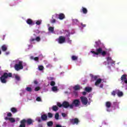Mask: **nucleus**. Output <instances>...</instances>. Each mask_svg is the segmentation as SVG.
<instances>
[{
  "label": "nucleus",
  "mask_w": 127,
  "mask_h": 127,
  "mask_svg": "<svg viewBox=\"0 0 127 127\" xmlns=\"http://www.w3.org/2000/svg\"><path fill=\"white\" fill-rule=\"evenodd\" d=\"M80 105V101H79V100L76 99L75 100L73 101L72 102V104L71 105H69V103L67 102H64L63 103V105L61 104L60 103H57V106H58V107H62V106H63V107H64V108H68V107H69V108H70V109H72V108L74 107H78V106H79Z\"/></svg>",
  "instance_id": "nucleus-1"
},
{
  "label": "nucleus",
  "mask_w": 127,
  "mask_h": 127,
  "mask_svg": "<svg viewBox=\"0 0 127 127\" xmlns=\"http://www.w3.org/2000/svg\"><path fill=\"white\" fill-rule=\"evenodd\" d=\"M90 52L91 53H92L93 57H98L99 54H102V56H105V55L107 54V53L105 51H103V50H102V48H101L97 49L96 52L91 51Z\"/></svg>",
  "instance_id": "nucleus-2"
},
{
  "label": "nucleus",
  "mask_w": 127,
  "mask_h": 127,
  "mask_svg": "<svg viewBox=\"0 0 127 127\" xmlns=\"http://www.w3.org/2000/svg\"><path fill=\"white\" fill-rule=\"evenodd\" d=\"M8 77H11V73H4L3 75L0 77L1 83H6V79Z\"/></svg>",
  "instance_id": "nucleus-3"
},
{
  "label": "nucleus",
  "mask_w": 127,
  "mask_h": 127,
  "mask_svg": "<svg viewBox=\"0 0 127 127\" xmlns=\"http://www.w3.org/2000/svg\"><path fill=\"white\" fill-rule=\"evenodd\" d=\"M33 122V120H31V119H29L27 120L24 119L21 121V124L19 127H25V123H27L28 125H31Z\"/></svg>",
  "instance_id": "nucleus-4"
},
{
  "label": "nucleus",
  "mask_w": 127,
  "mask_h": 127,
  "mask_svg": "<svg viewBox=\"0 0 127 127\" xmlns=\"http://www.w3.org/2000/svg\"><path fill=\"white\" fill-rule=\"evenodd\" d=\"M17 64L15 65L14 68L16 71H19V70H21V69H23V66H22V62L17 61L16 62Z\"/></svg>",
  "instance_id": "nucleus-5"
},
{
  "label": "nucleus",
  "mask_w": 127,
  "mask_h": 127,
  "mask_svg": "<svg viewBox=\"0 0 127 127\" xmlns=\"http://www.w3.org/2000/svg\"><path fill=\"white\" fill-rule=\"evenodd\" d=\"M121 83L123 85V86H126V89L127 90V75L124 74L121 77Z\"/></svg>",
  "instance_id": "nucleus-6"
},
{
  "label": "nucleus",
  "mask_w": 127,
  "mask_h": 127,
  "mask_svg": "<svg viewBox=\"0 0 127 127\" xmlns=\"http://www.w3.org/2000/svg\"><path fill=\"white\" fill-rule=\"evenodd\" d=\"M80 99L81 100L82 105H86L87 104H88V99L87 98L85 97H80Z\"/></svg>",
  "instance_id": "nucleus-7"
},
{
  "label": "nucleus",
  "mask_w": 127,
  "mask_h": 127,
  "mask_svg": "<svg viewBox=\"0 0 127 127\" xmlns=\"http://www.w3.org/2000/svg\"><path fill=\"white\" fill-rule=\"evenodd\" d=\"M58 40L59 43L62 44V43H64V42H65V37L63 36H61L59 38Z\"/></svg>",
  "instance_id": "nucleus-8"
},
{
  "label": "nucleus",
  "mask_w": 127,
  "mask_h": 127,
  "mask_svg": "<svg viewBox=\"0 0 127 127\" xmlns=\"http://www.w3.org/2000/svg\"><path fill=\"white\" fill-rule=\"evenodd\" d=\"M70 122L71 123V124H72V125H75V124L77 125L78 123L79 122V120L75 118L74 119L70 120Z\"/></svg>",
  "instance_id": "nucleus-9"
},
{
  "label": "nucleus",
  "mask_w": 127,
  "mask_h": 127,
  "mask_svg": "<svg viewBox=\"0 0 127 127\" xmlns=\"http://www.w3.org/2000/svg\"><path fill=\"white\" fill-rule=\"evenodd\" d=\"M103 82V80L101 79H98L95 82V86H99V84H101Z\"/></svg>",
  "instance_id": "nucleus-10"
},
{
  "label": "nucleus",
  "mask_w": 127,
  "mask_h": 127,
  "mask_svg": "<svg viewBox=\"0 0 127 127\" xmlns=\"http://www.w3.org/2000/svg\"><path fill=\"white\" fill-rule=\"evenodd\" d=\"M5 120H8L11 123H14V122H15V119H14V118H7L6 117L5 118Z\"/></svg>",
  "instance_id": "nucleus-11"
},
{
  "label": "nucleus",
  "mask_w": 127,
  "mask_h": 127,
  "mask_svg": "<svg viewBox=\"0 0 127 127\" xmlns=\"http://www.w3.org/2000/svg\"><path fill=\"white\" fill-rule=\"evenodd\" d=\"M26 22L28 24H29V25H33L34 24V23H33V22H32V20L30 19H28L27 20Z\"/></svg>",
  "instance_id": "nucleus-12"
},
{
  "label": "nucleus",
  "mask_w": 127,
  "mask_h": 127,
  "mask_svg": "<svg viewBox=\"0 0 127 127\" xmlns=\"http://www.w3.org/2000/svg\"><path fill=\"white\" fill-rule=\"evenodd\" d=\"M116 94L118 95V97H122V96H123V92L120 91L119 90H116Z\"/></svg>",
  "instance_id": "nucleus-13"
},
{
  "label": "nucleus",
  "mask_w": 127,
  "mask_h": 127,
  "mask_svg": "<svg viewBox=\"0 0 127 127\" xmlns=\"http://www.w3.org/2000/svg\"><path fill=\"white\" fill-rule=\"evenodd\" d=\"M59 18L61 20H62L64 18H65V15L63 13L60 14Z\"/></svg>",
  "instance_id": "nucleus-14"
},
{
  "label": "nucleus",
  "mask_w": 127,
  "mask_h": 127,
  "mask_svg": "<svg viewBox=\"0 0 127 127\" xmlns=\"http://www.w3.org/2000/svg\"><path fill=\"white\" fill-rule=\"evenodd\" d=\"M1 49L2 50V51H6L7 49V46L4 45L1 47Z\"/></svg>",
  "instance_id": "nucleus-15"
},
{
  "label": "nucleus",
  "mask_w": 127,
  "mask_h": 127,
  "mask_svg": "<svg viewBox=\"0 0 127 127\" xmlns=\"http://www.w3.org/2000/svg\"><path fill=\"white\" fill-rule=\"evenodd\" d=\"M49 31L52 33H54V27H49Z\"/></svg>",
  "instance_id": "nucleus-16"
},
{
  "label": "nucleus",
  "mask_w": 127,
  "mask_h": 127,
  "mask_svg": "<svg viewBox=\"0 0 127 127\" xmlns=\"http://www.w3.org/2000/svg\"><path fill=\"white\" fill-rule=\"evenodd\" d=\"M52 91L53 92H57L58 91V88H57V86H54L52 88Z\"/></svg>",
  "instance_id": "nucleus-17"
},
{
  "label": "nucleus",
  "mask_w": 127,
  "mask_h": 127,
  "mask_svg": "<svg viewBox=\"0 0 127 127\" xmlns=\"http://www.w3.org/2000/svg\"><path fill=\"white\" fill-rule=\"evenodd\" d=\"M41 118L43 121H46V120H47V116L46 115H43L41 116Z\"/></svg>",
  "instance_id": "nucleus-18"
},
{
  "label": "nucleus",
  "mask_w": 127,
  "mask_h": 127,
  "mask_svg": "<svg viewBox=\"0 0 127 127\" xmlns=\"http://www.w3.org/2000/svg\"><path fill=\"white\" fill-rule=\"evenodd\" d=\"M85 90L86 92H88L89 93L92 91V88L87 87L85 88Z\"/></svg>",
  "instance_id": "nucleus-19"
},
{
  "label": "nucleus",
  "mask_w": 127,
  "mask_h": 127,
  "mask_svg": "<svg viewBox=\"0 0 127 127\" xmlns=\"http://www.w3.org/2000/svg\"><path fill=\"white\" fill-rule=\"evenodd\" d=\"M34 40H36V41H40V37H37L35 39H32L30 40V41H34Z\"/></svg>",
  "instance_id": "nucleus-20"
},
{
  "label": "nucleus",
  "mask_w": 127,
  "mask_h": 127,
  "mask_svg": "<svg viewBox=\"0 0 127 127\" xmlns=\"http://www.w3.org/2000/svg\"><path fill=\"white\" fill-rule=\"evenodd\" d=\"M90 76L91 77L92 81H94L97 79V76H94L92 74H90Z\"/></svg>",
  "instance_id": "nucleus-21"
},
{
  "label": "nucleus",
  "mask_w": 127,
  "mask_h": 127,
  "mask_svg": "<svg viewBox=\"0 0 127 127\" xmlns=\"http://www.w3.org/2000/svg\"><path fill=\"white\" fill-rule=\"evenodd\" d=\"M107 61L108 62H110V63H115V62H113V60H112V58H108Z\"/></svg>",
  "instance_id": "nucleus-22"
},
{
  "label": "nucleus",
  "mask_w": 127,
  "mask_h": 127,
  "mask_svg": "<svg viewBox=\"0 0 127 127\" xmlns=\"http://www.w3.org/2000/svg\"><path fill=\"white\" fill-rule=\"evenodd\" d=\"M111 105H112L111 102H106V107H107V108H110V107H111Z\"/></svg>",
  "instance_id": "nucleus-23"
},
{
  "label": "nucleus",
  "mask_w": 127,
  "mask_h": 127,
  "mask_svg": "<svg viewBox=\"0 0 127 127\" xmlns=\"http://www.w3.org/2000/svg\"><path fill=\"white\" fill-rule=\"evenodd\" d=\"M15 78L16 80H17V81H19V80H20V77H19V76L17 75V74L15 75Z\"/></svg>",
  "instance_id": "nucleus-24"
},
{
  "label": "nucleus",
  "mask_w": 127,
  "mask_h": 127,
  "mask_svg": "<svg viewBox=\"0 0 127 127\" xmlns=\"http://www.w3.org/2000/svg\"><path fill=\"white\" fill-rule=\"evenodd\" d=\"M82 11L83 13H87V12H88V11L87 10V9L83 7H82Z\"/></svg>",
  "instance_id": "nucleus-25"
},
{
  "label": "nucleus",
  "mask_w": 127,
  "mask_h": 127,
  "mask_svg": "<svg viewBox=\"0 0 127 127\" xmlns=\"http://www.w3.org/2000/svg\"><path fill=\"white\" fill-rule=\"evenodd\" d=\"M53 125V123H52V122H49L47 123V126H48V127H51Z\"/></svg>",
  "instance_id": "nucleus-26"
},
{
  "label": "nucleus",
  "mask_w": 127,
  "mask_h": 127,
  "mask_svg": "<svg viewBox=\"0 0 127 127\" xmlns=\"http://www.w3.org/2000/svg\"><path fill=\"white\" fill-rule=\"evenodd\" d=\"M74 90H79L80 86L79 85H76L73 87Z\"/></svg>",
  "instance_id": "nucleus-27"
},
{
  "label": "nucleus",
  "mask_w": 127,
  "mask_h": 127,
  "mask_svg": "<svg viewBox=\"0 0 127 127\" xmlns=\"http://www.w3.org/2000/svg\"><path fill=\"white\" fill-rule=\"evenodd\" d=\"M26 91H27L28 92H31L32 91V89L31 87H27L26 88Z\"/></svg>",
  "instance_id": "nucleus-28"
},
{
  "label": "nucleus",
  "mask_w": 127,
  "mask_h": 127,
  "mask_svg": "<svg viewBox=\"0 0 127 127\" xmlns=\"http://www.w3.org/2000/svg\"><path fill=\"white\" fill-rule=\"evenodd\" d=\"M71 58L72 60H77V59H78V57L75 56H72Z\"/></svg>",
  "instance_id": "nucleus-29"
},
{
  "label": "nucleus",
  "mask_w": 127,
  "mask_h": 127,
  "mask_svg": "<svg viewBox=\"0 0 127 127\" xmlns=\"http://www.w3.org/2000/svg\"><path fill=\"white\" fill-rule=\"evenodd\" d=\"M11 111L12 113H16V109L12 108L11 109Z\"/></svg>",
  "instance_id": "nucleus-30"
},
{
  "label": "nucleus",
  "mask_w": 127,
  "mask_h": 127,
  "mask_svg": "<svg viewBox=\"0 0 127 127\" xmlns=\"http://www.w3.org/2000/svg\"><path fill=\"white\" fill-rule=\"evenodd\" d=\"M41 20H38L36 22V24H37V25H39L40 24H41Z\"/></svg>",
  "instance_id": "nucleus-31"
},
{
  "label": "nucleus",
  "mask_w": 127,
  "mask_h": 127,
  "mask_svg": "<svg viewBox=\"0 0 127 127\" xmlns=\"http://www.w3.org/2000/svg\"><path fill=\"white\" fill-rule=\"evenodd\" d=\"M53 111H57L58 110V107H57L56 106H55L53 107Z\"/></svg>",
  "instance_id": "nucleus-32"
},
{
  "label": "nucleus",
  "mask_w": 127,
  "mask_h": 127,
  "mask_svg": "<svg viewBox=\"0 0 127 127\" xmlns=\"http://www.w3.org/2000/svg\"><path fill=\"white\" fill-rule=\"evenodd\" d=\"M55 119H56V120H58V119H59V114L58 113L56 114Z\"/></svg>",
  "instance_id": "nucleus-33"
},
{
  "label": "nucleus",
  "mask_w": 127,
  "mask_h": 127,
  "mask_svg": "<svg viewBox=\"0 0 127 127\" xmlns=\"http://www.w3.org/2000/svg\"><path fill=\"white\" fill-rule=\"evenodd\" d=\"M48 117L49 118H52V117H53V114H51L50 113H48Z\"/></svg>",
  "instance_id": "nucleus-34"
},
{
  "label": "nucleus",
  "mask_w": 127,
  "mask_h": 127,
  "mask_svg": "<svg viewBox=\"0 0 127 127\" xmlns=\"http://www.w3.org/2000/svg\"><path fill=\"white\" fill-rule=\"evenodd\" d=\"M38 68H39V70H43V66H41V65H40L38 66Z\"/></svg>",
  "instance_id": "nucleus-35"
},
{
  "label": "nucleus",
  "mask_w": 127,
  "mask_h": 127,
  "mask_svg": "<svg viewBox=\"0 0 127 127\" xmlns=\"http://www.w3.org/2000/svg\"><path fill=\"white\" fill-rule=\"evenodd\" d=\"M117 90H116V91H114L112 92V95H113V96H115L116 95V93L117 94Z\"/></svg>",
  "instance_id": "nucleus-36"
},
{
  "label": "nucleus",
  "mask_w": 127,
  "mask_h": 127,
  "mask_svg": "<svg viewBox=\"0 0 127 127\" xmlns=\"http://www.w3.org/2000/svg\"><path fill=\"white\" fill-rule=\"evenodd\" d=\"M39 90H40V87H37L35 88V91H39Z\"/></svg>",
  "instance_id": "nucleus-37"
},
{
  "label": "nucleus",
  "mask_w": 127,
  "mask_h": 127,
  "mask_svg": "<svg viewBox=\"0 0 127 127\" xmlns=\"http://www.w3.org/2000/svg\"><path fill=\"white\" fill-rule=\"evenodd\" d=\"M36 101L38 102H40L41 101V98L40 97H37L36 99Z\"/></svg>",
  "instance_id": "nucleus-38"
},
{
  "label": "nucleus",
  "mask_w": 127,
  "mask_h": 127,
  "mask_svg": "<svg viewBox=\"0 0 127 127\" xmlns=\"http://www.w3.org/2000/svg\"><path fill=\"white\" fill-rule=\"evenodd\" d=\"M55 85V82L54 81H52L51 82V86H54Z\"/></svg>",
  "instance_id": "nucleus-39"
},
{
  "label": "nucleus",
  "mask_w": 127,
  "mask_h": 127,
  "mask_svg": "<svg viewBox=\"0 0 127 127\" xmlns=\"http://www.w3.org/2000/svg\"><path fill=\"white\" fill-rule=\"evenodd\" d=\"M7 117H11V116H12V115L11 114V113H8L7 114Z\"/></svg>",
  "instance_id": "nucleus-40"
},
{
  "label": "nucleus",
  "mask_w": 127,
  "mask_h": 127,
  "mask_svg": "<svg viewBox=\"0 0 127 127\" xmlns=\"http://www.w3.org/2000/svg\"><path fill=\"white\" fill-rule=\"evenodd\" d=\"M62 115L64 117V118H65V117H67V115L65 113H62Z\"/></svg>",
  "instance_id": "nucleus-41"
},
{
  "label": "nucleus",
  "mask_w": 127,
  "mask_h": 127,
  "mask_svg": "<svg viewBox=\"0 0 127 127\" xmlns=\"http://www.w3.org/2000/svg\"><path fill=\"white\" fill-rule=\"evenodd\" d=\"M36 121H37L38 122H39V123L40 122H41V120H40V118H37Z\"/></svg>",
  "instance_id": "nucleus-42"
},
{
  "label": "nucleus",
  "mask_w": 127,
  "mask_h": 127,
  "mask_svg": "<svg viewBox=\"0 0 127 127\" xmlns=\"http://www.w3.org/2000/svg\"><path fill=\"white\" fill-rule=\"evenodd\" d=\"M95 43H96V46H98V45H99V44H100V41H99L98 42H96Z\"/></svg>",
  "instance_id": "nucleus-43"
},
{
  "label": "nucleus",
  "mask_w": 127,
  "mask_h": 127,
  "mask_svg": "<svg viewBox=\"0 0 127 127\" xmlns=\"http://www.w3.org/2000/svg\"><path fill=\"white\" fill-rule=\"evenodd\" d=\"M15 63H16V62L14 61L11 64V66L12 67V65H14V64H15Z\"/></svg>",
  "instance_id": "nucleus-44"
},
{
  "label": "nucleus",
  "mask_w": 127,
  "mask_h": 127,
  "mask_svg": "<svg viewBox=\"0 0 127 127\" xmlns=\"http://www.w3.org/2000/svg\"><path fill=\"white\" fill-rule=\"evenodd\" d=\"M77 22H78V20H77V19L73 20L74 23H77Z\"/></svg>",
  "instance_id": "nucleus-45"
},
{
  "label": "nucleus",
  "mask_w": 127,
  "mask_h": 127,
  "mask_svg": "<svg viewBox=\"0 0 127 127\" xmlns=\"http://www.w3.org/2000/svg\"><path fill=\"white\" fill-rule=\"evenodd\" d=\"M51 22L52 23H54V22H55V19H53L52 20H51Z\"/></svg>",
  "instance_id": "nucleus-46"
},
{
  "label": "nucleus",
  "mask_w": 127,
  "mask_h": 127,
  "mask_svg": "<svg viewBox=\"0 0 127 127\" xmlns=\"http://www.w3.org/2000/svg\"><path fill=\"white\" fill-rule=\"evenodd\" d=\"M38 60V57H36L34 58V61H37Z\"/></svg>",
  "instance_id": "nucleus-47"
},
{
  "label": "nucleus",
  "mask_w": 127,
  "mask_h": 127,
  "mask_svg": "<svg viewBox=\"0 0 127 127\" xmlns=\"http://www.w3.org/2000/svg\"><path fill=\"white\" fill-rule=\"evenodd\" d=\"M8 54H9V52H6V53H5V55H8Z\"/></svg>",
  "instance_id": "nucleus-48"
},
{
  "label": "nucleus",
  "mask_w": 127,
  "mask_h": 127,
  "mask_svg": "<svg viewBox=\"0 0 127 127\" xmlns=\"http://www.w3.org/2000/svg\"><path fill=\"white\" fill-rule=\"evenodd\" d=\"M34 84H37V81L36 80H35L34 82Z\"/></svg>",
  "instance_id": "nucleus-49"
},
{
  "label": "nucleus",
  "mask_w": 127,
  "mask_h": 127,
  "mask_svg": "<svg viewBox=\"0 0 127 127\" xmlns=\"http://www.w3.org/2000/svg\"><path fill=\"white\" fill-rule=\"evenodd\" d=\"M21 93L24 94V90H21Z\"/></svg>",
  "instance_id": "nucleus-50"
},
{
  "label": "nucleus",
  "mask_w": 127,
  "mask_h": 127,
  "mask_svg": "<svg viewBox=\"0 0 127 127\" xmlns=\"http://www.w3.org/2000/svg\"><path fill=\"white\" fill-rule=\"evenodd\" d=\"M83 95H86V92H82Z\"/></svg>",
  "instance_id": "nucleus-51"
},
{
  "label": "nucleus",
  "mask_w": 127,
  "mask_h": 127,
  "mask_svg": "<svg viewBox=\"0 0 127 127\" xmlns=\"http://www.w3.org/2000/svg\"><path fill=\"white\" fill-rule=\"evenodd\" d=\"M81 25H82L83 27H85V26H86V25H83V24H81Z\"/></svg>",
  "instance_id": "nucleus-52"
},
{
  "label": "nucleus",
  "mask_w": 127,
  "mask_h": 127,
  "mask_svg": "<svg viewBox=\"0 0 127 127\" xmlns=\"http://www.w3.org/2000/svg\"><path fill=\"white\" fill-rule=\"evenodd\" d=\"M16 121H19V118H16Z\"/></svg>",
  "instance_id": "nucleus-53"
},
{
  "label": "nucleus",
  "mask_w": 127,
  "mask_h": 127,
  "mask_svg": "<svg viewBox=\"0 0 127 127\" xmlns=\"http://www.w3.org/2000/svg\"><path fill=\"white\" fill-rule=\"evenodd\" d=\"M67 42H68V43H71V41L70 40H68Z\"/></svg>",
  "instance_id": "nucleus-54"
},
{
  "label": "nucleus",
  "mask_w": 127,
  "mask_h": 127,
  "mask_svg": "<svg viewBox=\"0 0 127 127\" xmlns=\"http://www.w3.org/2000/svg\"><path fill=\"white\" fill-rule=\"evenodd\" d=\"M100 88H103V84H101L100 86Z\"/></svg>",
  "instance_id": "nucleus-55"
},
{
  "label": "nucleus",
  "mask_w": 127,
  "mask_h": 127,
  "mask_svg": "<svg viewBox=\"0 0 127 127\" xmlns=\"http://www.w3.org/2000/svg\"><path fill=\"white\" fill-rule=\"evenodd\" d=\"M1 51H0V55H1Z\"/></svg>",
  "instance_id": "nucleus-56"
},
{
  "label": "nucleus",
  "mask_w": 127,
  "mask_h": 127,
  "mask_svg": "<svg viewBox=\"0 0 127 127\" xmlns=\"http://www.w3.org/2000/svg\"><path fill=\"white\" fill-rule=\"evenodd\" d=\"M20 96H22V94L21 93H20Z\"/></svg>",
  "instance_id": "nucleus-57"
},
{
  "label": "nucleus",
  "mask_w": 127,
  "mask_h": 127,
  "mask_svg": "<svg viewBox=\"0 0 127 127\" xmlns=\"http://www.w3.org/2000/svg\"><path fill=\"white\" fill-rule=\"evenodd\" d=\"M31 59H33V57H31Z\"/></svg>",
  "instance_id": "nucleus-58"
},
{
  "label": "nucleus",
  "mask_w": 127,
  "mask_h": 127,
  "mask_svg": "<svg viewBox=\"0 0 127 127\" xmlns=\"http://www.w3.org/2000/svg\"><path fill=\"white\" fill-rule=\"evenodd\" d=\"M3 125H6V123H5L3 124Z\"/></svg>",
  "instance_id": "nucleus-59"
}]
</instances>
